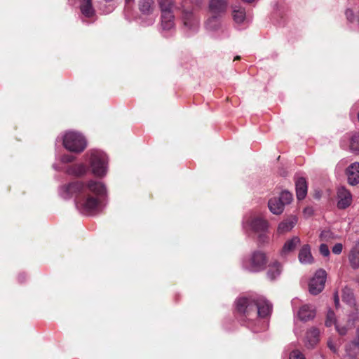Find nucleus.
<instances>
[{"label":"nucleus","instance_id":"obj_1","mask_svg":"<svg viewBox=\"0 0 359 359\" xmlns=\"http://www.w3.org/2000/svg\"><path fill=\"white\" fill-rule=\"evenodd\" d=\"M106 187L100 182L90 180L86 184L76 181L61 187L60 195L65 199L75 196L77 210L83 215H93L100 210Z\"/></svg>","mask_w":359,"mask_h":359},{"label":"nucleus","instance_id":"obj_2","mask_svg":"<svg viewBox=\"0 0 359 359\" xmlns=\"http://www.w3.org/2000/svg\"><path fill=\"white\" fill-rule=\"evenodd\" d=\"M236 310L248 320L247 326L253 332H258L266 329L265 322L262 323L263 327H258L261 319L268 317L272 310V305L264 298H238L236 302Z\"/></svg>","mask_w":359,"mask_h":359},{"label":"nucleus","instance_id":"obj_3","mask_svg":"<svg viewBox=\"0 0 359 359\" xmlns=\"http://www.w3.org/2000/svg\"><path fill=\"white\" fill-rule=\"evenodd\" d=\"M92 172L96 177H102L107 172V158L106 154L96 149L90 150L88 154Z\"/></svg>","mask_w":359,"mask_h":359},{"label":"nucleus","instance_id":"obj_4","mask_svg":"<svg viewBox=\"0 0 359 359\" xmlns=\"http://www.w3.org/2000/svg\"><path fill=\"white\" fill-rule=\"evenodd\" d=\"M267 261L266 255L264 252L255 250L243 259V267L250 272H259L265 269Z\"/></svg>","mask_w":359,"mask_h":359},{"label":"nucleus","instance_id":"obj_5","mask_svg":"<svg viewBox=\"0 0 359 359\" xmlns=\"http://www.w3.org/2000/svg\"><path fill=\"white\" fill-rule=\"evenodd\" d=\"M63 145L65 149L72 152L81 153L86 147L87 143L82 135L76 132L69 131L64 135Z\"/></svg>","mask_w":359,"mask_h":359},{"label":"nucleus","instance_id":"obj_6","mask_svg":"<svg viewBox=\"0 0 359 359\" xmlns=\"http://www.w3.org/2000/svg\"><path fill=\"white\" fill-rule=\"evenodd\" d=\"M268 226V222L259 215L250 214L245 216L243 220V229L255 233H264L267 230Z\"/></svg>","mask_w":359,"mask_h":359},{"label":"nucleus","instance_id":"obj_7","mask_svg":"<svg viewBox=\"0 0 359 359\" xmlns=\"http://www.w3.org/2000/svg\"><path fill=\"white\" fill-rule=\"evenodd\" d=\"M292 201V194L287 191L281 192L280 197L273 198L269 201L268 206L270 211L275 215H280L284 210V206Z\"/></svg>","mask_w":359,"mask_h":359},{"label":"nucleus","instance_id":"obj_8","mask_svg":"<svg viewBox=\"0 0 359 359\" xmlns=\"http://www.w3.org/2000/svg\"><path fill=\"white\" fill-rule=\"evenodd\" d=\"M326 272L323 269L318 270L311 279L309 290L311 294L316 295L321 292L325 287Z\"/></svg>","mask_w":359,"mask_h":359},{"label":"nucleus","instance_id":"obj_9","mask_svg":"<svg viewBox=\"0 0 359 359\" xmlns=\"http://www.w3.org/2000/svg\"><path fill=\"white\" fill-rule=\"evenodd\" d=\"M352 203V195L344 187H340L337 189V207L345 209Z\"/></svg>","mask_w":359,"mask_h":359},{"label":"nucleus","instance_id":"obj_10","mask_svg":"<svg viewBox=\"0 0 359 359\" xmlns=\"http://www.w3.org/2000/svg\"><path fill=\"white\" fill-rule=\"evenodd\" d=\"M348 183L355 186L359 184V163L354 162L346 169Z\"/></svg>","mask_w":359,"mask_h":359},{"label":"nucleus","instance_id":"obj_11","mask_svg":"<svg viewBox=\"0 0 359 359\" xmlns=\"http://www.w3.org/2000/svg\"><path fill=\"white\" fill-rule=\"evenodd\" d=\"M182 18L184 27L192 31H195L198 29L199 20L193 13L184 11H183Z\"/></svg>","mask_w":359,"mask_h":359},{"label":"nucleus","instance_id":"obj_12","mask_svg":"<svg viewBox=\"0 0 359 359\" xmlns=\"http://www.w3.org/2000/svg\"><path fill=\"white\" fill-rule=\"evenodd\" d=\"M227 4L225 0H210L209 3V9L212 16L219 17L226 10Z\"/></svg>","mask_w":359,"mask_h":359},{"label":"nucleus","instance_id":"obj_13","mask_svg":"<svg viewBox=\"0 0 359 359\" xmlns=\"http://www.w3.org/2000/svg\"><path fill=\"white\" fill-rule=\"evenodd\" d=\"M316 316V310L313 306L305 304L298 311V317L300 320L306 322L313 320Z\"/></svg>","mask_w":359,"mask_h":359},{"label":"nucleus","instance_id":"obj_14","mask_svg":"<svg viewBox=\"0 0 359 359\" xmlns=\"http://www.w3.org/2000/svg\"><path fill=\"white\" fill-rule=\"evenodd\" d=\"M299 261L302 264H311L313 262L314 259L311 252V247L309 245H304L299 252Z\"/></svg>","mask_w":359,"mask_h":359},{"label":"nucleus","instance_id":"obj_15","mask_svg":"<svg viewBox=\"0 0 359 359\" xmlns=\"http://www.w3.org/2000/svg\"><path fill=\"white\" fill-rule=\"evenodd\" d=\"M301 243L300 238L298 236H294L292 238L287 240L280 251V255L285 257L293 252L296 248Z\"/></svg>","mask_w":359,"mask_h":359},{"label":"nucleus","instance_id":"obj_16","mask_svg":"<svg viewBox=\"0 0 359 359\" xmlns=\"http://www.w3.org/2000/svg\"><path fill=\"white\" fill-rule=\"evenodd\" d=\"M297 219L294 216H291L281 222L278 226V233L283 234L290 231L296 225Z\"/></svg>","mask_w":359,"mask_h":359},{"label":"nucleus","instance_id":"obj_17","mask_svg":"<svg viewBox=\"0 0 359 359\" xmlns=\"http://www.w3.org/2000/svg\"><path fill=\"white\" fill-rule=\"evenodd\" d=\"M348 259L353 269H356L359 268V241L350 250Z\"/></svg>","mask_w":359,"mask_h":359},{"label":"nucleus","instance_id":"obj_18","mask_svg":"<svg viewBox=\"0 0 359 359\" xmlns=\"http://www.w3.org/2000/svg\"><path fill=\"white\" fill-rule=\"evenodd\" d=\"M319 330L316 328H311L307 331L305 337V344L307 348H313L319 341Z\"/></svg>","mask_w":359,"mask_h":359},{"label":"nucleus","instance_id":"obj_19","mask_svg":"<svg viewBox=\"0 0 359 359\" xmlns=\"http://www.w3.org/2000/svg\"><path fill=\"white\" fill-rule=\"evenodd\" d=\"M296 194L298 200L304 199L307 194V184L305 178L299 177L295 182Z\"/></svg>","mask_w":359,"mask_h":359},{"label":"nucleus","instance_id":"obj_20","mask_svg":"<svg viewBox=\"0 0 359 359\" xmlns=\"http://www.w3.org/2000/svg\"><path fill=\"white\" fill-rule=\"evenodd\" d=\"M67 173L76 177H82L88 172L87 166L83 163L72 165L67 168Z\"/></svg>","mask_w":359,"mask_h":359},{"label":"nucleus","instance_id":"obj_21","mask_svg":"<svg viewBox=\"0 0 359 359\" xmlns=\"http://www.w3.org/2000/svg\"><path fill=\"white\" fill-rule=\"evenodd\" d=\"M139 10L143 15H150L154 10V0H140L138 3Z\"/></svg>","mask_w":359,"mask_h":359},{"label":"nucleus","instance_id":"obj_22","mask_svg":"<svg viewBox=\"0 0 359 359\" xmlns=\"http://www.w3.org/2000/svg\"><path fill=\"white\" fill-rule=\"evenodd\" d=\"M173 13H161V27L164 30H170L175 27Z\"/></svg>","mask_w":359,"mask_h":359},{"label":"nucleus","instance_id":"obj_23","mask_svg":"<svg viewBox=\"0 0 359 359\" xmlns=\"http://www.w3.org/2000/svg\"><path fill=\"white\" fill-rule=\"evenodd\" d=\"M80 9L85 17L91 18L95 14V10L92 6V0H81Z\"/></svg>","mask_w":359,"mask_h":359},{"label":"nucleus","instance_id":"obj_24","mask_svg":"<svg viewBox=\"0 0 359 359\" xmlns=\"http://www.w3.org/2000/svg\"><path fill=\"white\" fill-rule=\"evenodd\" d=\"M282 269L280 264L276 262L273 264L269 265L267 271V277L271 280H275L277 277L280 275Z\"/></svg>","mask_w":359,"mask_h":359},{"label":"nucleus","instance_id":"obj_25","mask_svg":"<svg viewBox=\"0 0 359 359\" xmlns=\"http://www.w3.org/2000/svg\"><path fill=\"white\" fill-rule=\"evenodd\" d=\"M233 18L236 23L241 24L245 20V11L240 6H235L233 9Z\"/></svg>","mask_w":359,"mask_h":359},{"label":"nucleus","instance_id":"obj_26","mask_svg":"<svg viewBox=\"0 0 359 359\" xmlns=\"http://www.w3.org/2000/svg\"><path fill=\"white\" fill-rule=\"evenodd\" d=\"M161 13H173L174 0H158Z\"/></svg>","mask_w":359,"mask_h":359},{"label":"nucleus","instance_id":"obj_27","mask_svg":"<svg viewBox=\"0 0 359 359\" xmlns=\"http://www.w3.org/2000/svg\"><path fill=\"white\" fill-rule=\"evenodd\" d=\"M209 30H217L220 26V20L217 16H211L205 23Z\"/></svg>","mask_w":359,"mask_h":359},{"label":"nucleus","instance_id":"obj_28","mask_svg":"<svg viewBox=\"0 0 359 359\" xmlns=\"http://www.w3.org/2000/svg\"><path fill=\"white\" fill-rule=\"evenodd\" d=\"M350 149L355 154H359V133L352 135L350 141Z\"/></svg>","mask_w":359,"mask_h":359},{"label":"nucleus","instance_id":"obj_29","mask_svg":"<svg viewBox=\"0 0 359 359\" xmlns=\"http://www.w3.org/2000/svg\"><path fill=\"white\" fill-rule=\"evenodd\" d=\"M342 299L349 305L354 304V298L351 290L349 288H345L343 290Z\"/></svg>","mask_w":359,"mask_h":359},{"label":"nucleus","instance_id":"obj_30","mask_svg":"<svg viewBox=\"0 0 359 359\" xmlns=\"http://www.w3.org/2000/svg\"><path fill=\"white\" fill-rule=\"evenodd\" d=\"M332 325H337L335 318V314L332 310H329L327 313L326 320H325V325L327 327H330Z\"/></svg>","mask_w":359,"mask_h":359},{"label":"nucleus","instance_id":"obj_31","mask_svg":"<svg viewBox=\"0 0 359 359\" xmlns=\"http://www.w3.org/2000/svg\"><path fill=\"white\" fill-rule=\"evenodd\" d=\"M332 238V233L329 230L323 231L320 235V238L322 241H327Z\"/></svg>","mask_w":359,"mask_h":359},{"label":"nucleus","instance_id":"obj_32","mask_svg":"<svg viewBox=\"0 0 359 359\" xmlns=\"http://www.w3.org/2000/svg\"><path fill=\"white\" fill-rule=\"evenodd\" d=\"M289 359H305V357L300 351L295 350L290 353Z\"/></svg>","mask_w":359,"mask_h":359},{"label":"nucleus","instance_id":"obj_33","mask_svg":"<svg viewBox=\"0 0 359 359\" xmlns=\"http://www.w3.org/2000/svg\"><path fill=\"white\" fill-rule=\"evenodd\" d=\"M351 346H354L359 349V328H358V330H357L356 339L353 341H352V343L350 344L348 346L346 347L347 352H349V348H351Z\"/></svg>","mask_w":359,"mask_h":359},{"label":"nucleus","instance_id":"obj_34","mask_svg":"<svg viewBox=\"0 0 359 359\" xmlns=\"http://www.w3.org/2000/svg\"><path fill=\"white\" fill-rule=\"evenodd\" d=\"M319 250L321 255H323L324 257H327L330 255V250L326 244H321L320 245Z\"/></svg>","mask_w":359,"mask_h":359},{"label":"nucleus","instance_id":"obj_35","mask_svg":"<svg viewBox=\"0 0 359 359\" xmlns=\"http://www.w3.org/2000/svg\"><path fill=\"white\" fill-rule=\"evenodd\" d=\"M343 250V245L341 243L335 244L332 248V252L336 255H339Z\"/></svg>","mask_w":359,"mask_h":359},{"label":"nucleus","instance_id":"obj_36","mask_svg":"<svg viewBox=\"0 0 359 359\" xmlns=\"http://www.w3.org/2000/svg\"><path fill=\"white\" fill-rule=\"evenodd\" d=\"M74 156L71 154L63 155L61 158V161L63 163H69L74 160Z\"/></svg>","mask_w":359,"mask_h":359},{"label":"nucleus","instance_id":"obj_37","mask_svg":"<svg viewBox=\"0 0 359 359\" xmlns=\"http://www.w3.org/2000/svg\"><path fill=\"white\" fill-rule=\"evenodd\" d=\"M327 346L333 352L337 353L338 350V347L336 344H334L332 340H329L327 341Z\"/></svg>","mask_w":359,"mask_h":359},{"label":"nucleus","instance_id":"obj_38","mask_svg":"<svg viewBox=\"0 0 359 359\" xmlns=\"http://www.w3.org/2000/svg\"><path fill=\"white\" fill-rule=\"evenodd\" d=\"M337 331L340 335H344L347 332V328L346 327H340L338 324L335 326Z\"/></svg>","mask_w":359,"mask_h":359},{"label":"nucleus","instance_id":"obj_39","mask_svg":"<svg viewBox=\"0 0 359 359\" xmlns=\"http://www.w3.org/2000/svg\"><path fill=\"white\" fill-rule=\"evenodd\" d=\"M345 14L348 20L352 21L353 20L354 15L351 9H346Z\"/></svg>","mask_w":359,"mask_h":359},{"label":"nucleus","instance_id":"obj_40","mask_svg":"<svg viewBox=\"0 0 359 359\" xmlns=\"http://www.w3.org/2000/svg\"><path fill=\"white\" fill-rule=\"evenodd\" d=\"M334 301L335 306L337 307L339 304V298L337 292L334 295Z\"/></svg>","mask_w":359,"mask_h":359},{"label":"nucleus","instance_id":"obj_41","mask_svg":"<svg viewBox=\"0 0 359 359\" xmlns=\"http://www.w3.org/2000/svg\"><path fill=\"white\" fill-rule=\"evenodd\" d=\"M155 21V18H151L149 20V22L147 23V25H152Z\"/></svg>","mask_w":359,"mask_h":359},{"label":"nucleus","instance_id":"obj_42","mask_svg":"<svg viewBox=\"0 0 359 359\" xmlns=\"http://www.w3.org/2000/svg\"><path fill=\"white\" fill-rule=\"evenodd\" d=\"M133 1H134V0H126V3L127 4H130V3H133Z\"/></svg>","mask_w":359,"mask_h":359},{"label":"nucleus","instance_id":"obj_43","mask_svg":"<svg viewBox=\"0 0 359 359\" xmlns=\"http://www.w3.org/2000/svg\"><path fill=\"white\" fill-rule=\"evenodd\" d=\"M239 58H240V57H239V56H237V57L235 58V60H238Z\"/></svg>","mask_w":359,"mask_h":359}]
</instances>
